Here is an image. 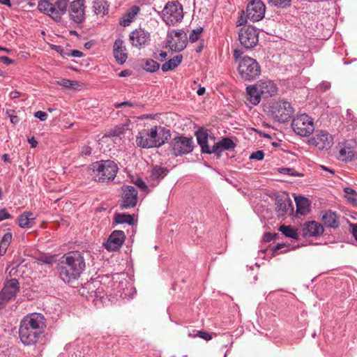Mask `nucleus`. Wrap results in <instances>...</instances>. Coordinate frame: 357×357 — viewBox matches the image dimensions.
<instances>
[{"label": "nucleus", "mask_w": 357, "mask_h": 357, "mask_svg": "<svg viewBox=\"0 0 357 357\" xmlns=\"http://www.w3.org/2000/svg\"><path fill=\"white\" fill-rule=\"evenodd\" d=\"M91 257L88 251H73L65 254L57 265L59 278L70 284L78 280L86 268V261Z\"/></svg>", "instance_id": "1"}, {"label": "nucleus", "mask_w": 357, "mask_h": 357, "mask_svg": "<svg viewBox=\"0 0 357 357\" xmlns=\"http://www.w3.org/2000/svg\"><path fill=\"white\" fill-rule=\"evenodd\" d=\"M136 222L137 219L134 214L116 213L113 223H135Z\"/></svg>", "instance_id": "32"}, {"label": "nucleus", "mask_w": 357, "mask_h": 357, "mask_svg": "<svg viewBox=\"0 0 357 357\" xmlns=\"http://www.w3.org/2000/svg\"><path fill=\"white\" fill-rule=\"evenodd\" d=\"M278 236V234H271L270 232H266L263 236V241L264 242H270L275 239Z\"/></svg>", "instance_id": "48"}, {"label": "nucleus", "mask_w": 357, "mask_h": 357, "mask_svg": "<svg viewBox=\"0 0 357 357\" xmlns=\"http://www.w3.org/2000/svg\"><path fill=\"white\" fill-rule=\"evenodd\" d=\"M302 229V236L303 237H315L321 235L324 233L323 225H304Z\"/></svg>", "instance_id": "26"}, {"label": "nucleus", "mask_w": 357, "mask_h": 357, "mask_svg": "<svg viewBox=\"0 0 357 357\" xmlns=\"http://www.w3.org/2000/svg\"><path fill=\"white\" fill-rule=\"evenodd\" d=\"M269 2H271L273 5L280 7V8H284L287 6H289L291 0H268Z\"/></svg>", "instance_id": "45"}, {"label": "nucleus", "mask_w": 357, "mask_h": 357, "mask_svg": "<svg viewBox=\"0 0 357 357\" xmlns=\"http://www.w3.org/2000/svg\"><path fill=\"white\" fill-rule=\"evenodd\" d=\"M123 106H128V107H133L134 106V103L131 102H128V101H125V102H120V103H115L114 104V107L116 108H121Z\"/></svg>", "instance_id": "57"}, {"label": "nucleus", "mask_w": 357, "mask_h": 357, "mask_svg": "<svg viewBox=\"0 0 357 357\" xmlns=\"http://www.w3.org/2000/svg\"><path fill=\"white\" fill-rule=\"evenodd\" d=\"M129 38L132 46L142 48L149 44L150 41V34L144 29H138L130 33Z\"/></svg>", "instance_id": "20"}, {"label": "nucleus", "mask_w": 357, "mask_h": 357, "mask_svg": "<svg viewBox=\"0 0 357 357\" xmlns=\"http://www.w3.org/2000/svg\"><path fill=\"white\" fill-rule=\"evenodd\" d=\"M188 42L187 35L182 30L168 31L167 36V45L175 52H181L186 47Z\"/></svg>", "instance_id": "10"}, {"label": "nucleus", "mask_w": 357, "mask_h": 357, "mask_svg": "<svg viewBox=\"0 0 357 357\" xmlns=\"http://www.w3.org/2000/svg\"><path fill=\"white\" fill-rule=\"evenodd\" d=\"M307 143L321 150L328 149L333 144V137L327 131L317 130L314 136L308 139Z\"/></svg>", "instance_id": "15"}, {"label": "nucleus", "mask_w": 357, "mask_h": 357, "mask_svg": "<svg viewBox=\"0 0 357 357\" xmlns=\"http://www.w3.org/2000/svg\"><path fill=\"white\" fill-rule=\"evenodd\" d=\"M20 291V283L15 278L6 281L0 292V305L15 298Z\"/></svg>", "instance_id": "14"}, {"label": "nucleus", "mask_w": 357, "mask_h": 357, "mask_svg": "<svg viewBox=\"0 0 357 357\" xmlns=\"http://www.w3.org/2000/svg\"><path fill=\"white\" fill-rule=\"evenodd\" d=\"M11 241H12V234L10 232H7L3 236L1 241L2 243L10 245Z\"/></svg>", "instance_id": "52"}, {"label": "nucleus", "mask_w": 357, "mask_h": 357, "mask_svg": "<svg viewBox=\"0 0 357 357\" xmlns=\"http://www.w3.org/2000/svg\"><path fill=\"white\" fill-rule=\"evenodd\" d=\"M279 230L287 237L294 239H298V235L296 229H293L290 225L286 226L282 225Z\"/></svg>", "instance_id": "37"}, {"label": "nucleus", "mask_w": 357, "mask_h": 357, "mask_svg": "<svg viewBox=\"0 0 357 357\" xmlns=\"http://www.w3.org/2000/svg\"><path fill=\"white\" fill-rule=\"evenodd\" d=\"M331 87V84L328 82H324L319 85V89L323 91H326Z\"/></svg>", "instance_id": "60"}, {"label": "nucleus", "mask_w": 357, "mask_h": 357, "mask_svg": "<svg viewBox=\"0 0 357 357\" xmlns=\"http://www.w3.org/2000/svg\"><path fill=\"white\" fill-rule=\"evenodd\" d=\"M135 183L137 187H139V188H141L142 190H145L147 188L145 182L141 178H137L136 180V181L135 182Z\"/></svg>", "instance_id": "55"}, {"label": "nucleus", "mask_w": 357, "mask_h": 357, "mask_svg": "<svg viewBox=\"0 0 357 357\" xmlns=\"http://www.w3.org/2000/svg\"><path fill=\"white\" fill-rule=\"evenodd\" d=\"M114 56L119 64H123L127 58L126 48L123 41L118 38L115 40L113 46Z\"/></svg>", "instance_id": "25"}, {"label": "nucleus", "mask_w": 357, "mask_h": 357, "mask_svg": "<svg viewBox=\"0 0 357 357\" xmlns=\"http://www.w3.org/2000/svg\"><path fill=\"white\" fill-rule=\"evenodd\" d=\"M266 6L261 0H252L246 8V17L252 22L262 20L265 15Z\"/></svg>", "instance_id": "13"}, {"label": "nucleus", "mask_w": 357, "mask_h": 357, "mask_svg": "<svg viewBox=\"0 0 357 357\" xmlns=\"http://www.w3.org/2000/svg\"><path fill=\"white\" fill-rule=\"evenodd\" d=\"M81 153L82 155L87 156L91 153V148L89 146H84L82 147Z\"/></svg>", "instance_id": "56"}, {"label": "nucleus", "mask_w": 357, "mask_h": 357, "mask_svg": "<svg viewBox=\"0 0 357 357\" xmlns=\"http://www.w3.org/2000/svg\"><path fill=\"white\" fill-rule=\"evenodd\" d=\"M182 60L183 56L181 54L174 56L162 65V70L163 72H167L175 69L181 63Z\"/></svg>", "instance_id": "31"}, {"label": "nucleus", "mask_w": 357, "mask_h": 357, "mask_svg": "<svg viewBox=\"0 0 357 357\" xmlns=\"http://www.w3.org/2000/svg\"><path fill=\"white\" fill-rule=\"evenodd\" d=\"M276 209L279 215H283L293 211V202L287 194H282L276 197Z\"/></svg>", "instance_id": "23"}, {"label": "nucleus", "mask_w": 357, "mask_h": 357, "mask_svg": "<svg viewBox=\"0 0 357 357\" xmlns=\"http://www.w3.org/2000/svg\"><path fill=\"white\" fill-rule=\"evenodd\" d=\"M343 190L347 195H351V197H346L348 201H349L351 203H355L357 201L356 198V197L357 196V192H356V190L349 187L344 188Z\"/></svg>", "instance_id": "41"}, {"label": "nucleus", "mask_w": 357, "mask_h": 357, "mask_svg": "<svg viewBox=\"0 0 357 357\" xmlns=\"http://www.w3.org/2000/svg\"><path fill=\"white\" fill-rule=\"evenodd\" d=\"M279 172L282 174L290 175V176H301V174L296 172L292 168H281Z\"/></svg>", "instance_id": "47"}, {"label": "nucleus", "mask_w": 357, "mask_h": 357, "mask_svg": "<svg viewBox=\"0 0 357 357\" xmlns=\"http://www.w3.org/2000/svg\"><path fill=\"white\" fill-rule=\"evenodd\" d=\"M171 137L170 130L162 126L144 128L136 136V144L142 149L158 148Z\"/></svg>", "instance_id": "2"}, {"label": "nucleus", "mask_w": 357, "mask_h": 357, "mask_svg": "<svg viewBox=\"0 0 357 357\" xmlns=\"http://www.w3.org/2000/svg\"><path fill=\"white\" fill-rule=\"evenodd\" d=\"M126 236L124 232L119 230L114 231L105 243V248L108 251L118 250L123 243Z\"/></svg>", "instance_id": "21"}, {"label": "nucleus", "mask_w": 357, "mask_h": 357, "mask_svg": "<svg viewBox=\"0 0 357 357\" xmlns=\"http://www.w3.org/2000/svg\"><path fill=\"white\" fill-rule=\"evenodd\" d=\"M91 284H93V283H88V284H86L85 286L82 288L83 289V291H82V294H84V291L85 289H89V290H91L89 293V296L91 298H94V299L96 298H103V295H102L103 294V289L102 288H97L96 289H91Z\"/></svg>", "instance_id": "36"}, {"label": "nucleus", "mask_w": 357, "mask_h": 357, "mask_svg": "<svg viewBox=\"0 0 357 357\" xmlns=\"http://www.w3.org/2000/svg\"><path fill=\"white\" fill-rule=\"evenodd\" d=\"M288 245L286 243H278L273 248V252L274 254H278V251L282 248L287 247Z\"/></svg>", "instance_id": "59"}, {"label": "nucleus", "mask_w": 357, "mask_h": 357, "mask_svg": "<svg viewBox=\"0 0 357 357\" xmlns=\"http://www.w3.org/2000/svg\"><path fill=\"white\" fill-rule=\"evenodd\" d=\"M56 255L41 254L38 257L37 260L45 264H52L56 261Z\"/></svg>", "instance_id": "39"}, {"label": "nucleus", "mask_w": 357, "mask_h": 357, "mask_svg": "<svg viewBox=\"0 0 357 357\" xmlns=\"http://www.w3.org/2000/svg\"><path fill=\"white\" fill-rule=\"evenodd\" d=\"M43 333L40 331L31 330V328L20 324L19 336L22 343L26 346L33 345L41 337Z\"/></svg>", "instance_id": "16"}, {"label": "nucleus", "mask_w": 357, "mask_h": 357, "mask_svg": "<svg viewBox=\"0 0 357 357\" xmlns=\"http://www.w3.org/2000/svg\"><path fill=\"white\" fill-rule=\"evenodd\" d=\"M160 68V64L153 60V59H147L144 65V69L147 72L154 73L157 71Z\"/></svg>", "instance_id": "38"}, {"label": "nucleus", "mask_w": 357, "mask_h": 357, "mask_svg": "<svg viewBox=\"0 0 357 357\" xmlns=\"http://www.w3.org/2000/svg\"><path fill=\"white\" fill-rule=\"evenodd\" d=\"M338 160L348 162L351 161L357 155V142L354 140H347L344 143L339 144L337 147Z\"/></svg>", "instance_id": "12"}, {"label": "nucleus", "mask_w": 357, "mask_h": 357, "mask_svg": "<svg viewBox=\"0 0 357 357\" xmlns=\"http://www.w3.org/2000/svg\"><path fill=\"white\" fill-rule=\"evenodd\" d=\"M294 112L293 107L287 101L275 102L271 105L270 109L272 118L279 123L288 121Z\"/></svg>", "instance_id": "8"}, {"label": "nucleus", "mask_w": 357, "mask_h": 357, "mask_svg": "<svg viewBox=\"0 0 357 357\" xmlns=\"http://www.w3.org/2000/svg\"><path fill=\"white\" fill-rule=\"evenodd\" d=\"M77 83L75 81H71L69 79H63L61 81L60 85L63 86L65 87H70L73 88L75 85H76Z\"/></svg>", "instance_id": "49"}, {"label": "nucleus", "mask_w": 357, "mask_h": 357, "mask_svg": "<svg viewBox=\"0 0 357 357\" xmlns=\"http://www.w3.org/2000/svg\"><path fill=\"white\" fill-rule=\"evenodd\" d=\"M10 213L7 211L6 208H3L0 210V222L6 219H9L10 218Z\"/></svg>", "instance_id": "53"}, {"label": "nucleus", "mask_w": 357, "mask_h": 357, "mask_svg": "<svg viewBox=\"0 0 357 357\" xmlns=\"http://www.w3.org/2000/svg\"><path fill=\"white\" fill-rule=\"evenodd\" d=\"M34 116L39 119L40 121H44L47 119V114L43 111H38L35 112Z\"/></svg>", "instance_id": "51"}, {"label": "nucleus", "mask_w": 357, "mask_h": 357, "mask_svg": "<svg viewBox=\"0 0 357 357\" xmlns=\"http://www.w3.org/2000/svg\"><path fill=\"white\" fill-rule=\"evenodd\" d=\"M257 86L262 95V98H268L273 96L277 92L275 84L271 79H262L257 84Z\"/></svg>", "instance_id": "24"}, {"label": "nucleus", "mask_w": 357, "mask_h": 357, "mask_svg": "<svg viewBox=\"0 0 357 357\" xmlns=\"http://www.w3.org/2000/svg\"><path fill=\"white\" fill-rule=\"evenodd\" d=\"M119 167L116 163L110 160L93 162L88 169V174L99 183H108L116 177Z\"/></svg>", "instance_id": "3"}, {"label": "nucleus", "mask_w": 357, "mask_h": 357, "mask_svg": "<svg viewBox=\"0 0 357 357\" xmlns=\"http://www.w3.org/2000/svg\"><path fill=\"white\" fill-rule=\"evenodd\" d=\"M238 40L241 44L246 49L252 48L259 41L258 32L252 26L242 27L238 33Z\"/></svg>", "instance_id": "11"}, {"label": "nucleus", "mask_w": 357, "mask_h": 357, "mask_svg": "<svg viewBox=\"0 0 357 357\" xmlns=\"http://www.w3.org/2000/svg\"><path fill=\"white\" fill-rule=\"evenodd\" d=\"M69 0H56L54 3L49 0H40L38 3V9L41 13L54 22H60L62 16L65 15L68 8Z\"/></svg>", "instance_id": "4"}, {"label": "nucleus", "mask_w": 357, "mask_h": 357, "mask_svg": "<svg viewBox=\"0 0 357 357\" xmlns=\"http://www.w3.org/2000/svg\"><path fill=\"white\" fill-rule=\"evenodd\" d=\"M124 128L122 126H116L111 129L109 132V135L113 137H119L124 132Z\"/></svg>", "instance_id": "44"}, {"label": "nucleus", "mask_w": 357, "mask_h": 357, "mask_svg": "<svg viewBox=\"0 0 357 357\" xmlns=\"http://www.w3.org/2000/svg\"><path fill=\"white\" fill-rule=\"evenodd\" d=\"M45 321V318L42 314L31 313L25 316L20 324L31 328V330L40 331L43 333L46 328Z\"/></svg>", "instance_id": "17"}, {"label": "nucleus", "mask_w": 357, "mask_h": 357, "mask_svg": "<svg viewBox=\"0 0 357 357\" xmlns=\"http://www.w3.org/2000/svg\"><path fill=\"white\" fill-rule=\"evenodd\" d=\"M139 11V8L137 6H132L128 11L123 15L120 20V24L123 26H128L135 20V16Z\"/></svg>", "instance_id": "29"}, {"label": "nucleus", "mask_w": 357, "mask_h": 357, "mask_svg": "<svg viewBox=\"0 0 357 357\" xmlns=\"http://www.w3.org/2000/svg\"><path fill=\"white\" fill-rule=\"evenodd\" d=\"M167 168L155 165L151 170L150 178L153 181H157L163 178L167 174Z\"/></svg>", "instance_id": "33"}, {"label": "nucleus", "mask_w": 357, "mask_h": 357, "mask_svg": "<svg viewBox=\"0 0 357 357\" xmlns=\"http://www.w3.org/2000/svg\"><path fill=\"white\" fill-rule=\"evenodd\" d=\"M35 219L33 213L28 211H25L23 213H22L19 217L17 218V222L18 223L22 224V223H30L31 220H33Z\"/></svg>", "instance_id": "40"}, {"label": "nucleus", "mask_w": 357, "mask_h": 357, "mask_svg": "<svg viewBox=\"0 0 357 357\" xmlns=\"http://www.w3.org/2000/svg\"><path fill=\"white\" fill-rule=\"evenodd\" d=\"M241 54H242V52L240 50H234V58L235 59V61L238 64V61L241 59H242L243 57H241Z\"/></svg>", "instance_id": "58"}, {"label": "nucleus", "mask_w": 357, "mask_h": 357, "mask_svg": "<svg viewBox=\"0 0 357 357\" xmlns=\"http://www.w3.org/2000/svg\"><path fill=\"white\" fill-rule=\"evenodd\" d=\"M238 72L241 79L252 81L260 75L261 67L255 59L246 56L239 60Z\"/></svg>", "instance_id": "5"}, {"label": "nucleus", "mask_w": 357, "mask_h": 357, "mask_svg": "<svg viewBox=\"0 0 357 357\" xmlns=\"http://www.w3.org/2000/svg\"><path fill=\"white\" fill-rule=\"evenodd\" d=\"M68 8L70 18L74 22L79 24L85 20L84 0H74Z\"/></svg>", "instance_id": "18"}, {"label": "nucleus", "mask_w": 357, "mask_h": 357, "mask_svg": "<svg viewBox=\"0 0 357 357\" xmlns=\"http://www.w3.org/2000/svg\"><path fill=\"white\" fill-rule=\"evenodd\" d=\"M321 219L324 223H338L340 222V217L331 210L323 211Z\"/></svg>", "instance_id": "35"}, {"label": "nucleus", "mask_w": 357, "mask_h": 357, "mask_svg": "<svg viewBox=\"0 0 357 357\" xmlns=\"http://www.w3.org/2000/svg\"><path fill=\"white\" fill-rule=\"evenodd\" d=\"M29 143L30 144L32 148L36 147L38 144V142L36 140L34 137H31V139H29Z\"/></svg>", "instance_id": "63"}, {"label": "nucleus", "mask_w": 357, "mask_h": 357, "mask_svg": "<svg viewBox=\"0 0 357 357\" xmlns=\"http://www.w3.org/2000/svg\"><path fill=\"white\" fill-rule=\"evenodd\" d=\"M296 215H306L310 210V202L304 197H295Z\"/></svg>", "instance_id": "27"}, {"label": "nucleus", "mask_w": 357, "mask_h": 357, "mask_svg": "<svg viewBox=\"0 0 357 357\" xmlns=\"http://www.w3.org/2000/svg\"><path fill=\"white\" fill-rule=\"evenodd\" d=\"M122 204L120 207L121 209L132 208L136 206L137 202V190L132 185H123L122 187Z\"/></svg>", "instance_id": "19"}, {"label": "nucleus", "mask_w": 357, "mask_h": 357, "mask_svg": "<svg viewBox=\"0 0 357 357\" xmlns=\"http://www.w3.org/2000/svg\"><path fill=\"white\" fill-rule=\"evenodd\" d=\"M294 132L301 137H308L314 130V120L306 114L296 116L291 122Z\"/></svg>", "instance_id": "7"}, {"label": "nucleus", "mask_w": 357, "mask_h": 357, "mask_svg": "<svg viewBox=\"0 0 357 357\" xmlns=\"http://www.w3.org/2000/svg\"><path fill=\"white\" fill-rule=\"evenodd\" d=\"M52 49L59 53L63 58L67 57L66 53H68V52L65 51L63 47L54 45H53Z\"/></svg>", "instance_id": "50"}, {"label": "nucleus", "mask_w": 357, "mask_h": 357, "mask_svg": "<svg viewBox=\"0 0 357 357\" xmlns=\"http://www.w3.org/2000/svg\"><path fill=\"white\" fill-rule=\"evenodd\" d=\"M246 22V18L243 16H241L237 21V26H241Z\"/></svg>", "instance_id": "64"}, {"label": "nucleus", "mask_w": 357, "mask_h": 357, "mask_svg": "<svg viewBox=\"0 0 357 357\" xmlns=\"http://www.w3.org/2000/svg\"><path fill=\"white\" fill-rule=\"evenodd\" d=\"M235 147L236 144L231 139L224 137L214 144L212 148L210 149L209 154L214 153L217 158H220L223 151L234 149Z\"/></svg>", "instance_id": "22"}, {"label": "nucleus", "mask_w": 357, "mask_h": 357, "mask_svg": "<svg viewBox=\"0 0 357 357\" xmlns=\"http://www.w3.org/2000/svg\"><path fill=\"white\" fill-rule=\"evenodd\" d=\"M197 140L198 144L202 149V152L204 153H210V147L208 144V134L203 131H197L196 132Z\"/></svg>", "instance_id": "30"}, {"label": "nucleus", "mask_w": 357, "mask_h": 357, "mask_svg": "<svg viewBox=\"0 0 357 357\" xmlns=\"http://www.w3.org/2000/svg\"><path fill=\"white\" fill-rule=\"evenodd\" d=\"M264 158V153L263 151H257L253 152L250 156V160H262Z\"/></svg>", "instance_id": "46"}, {"label": "nucleus", "mask_w": 357, "mask_h": 357, "mask_svg": "<svg viewBox=\"0 0 357 357\" xmlns=\"http://www.w3.org/2000/svg\"><path fill=\"white\" fill-rule=\"evenodd\" d=\"M248 100L254 105L259 103L262 95L259 91L257 84L248 86L246 88Z\"/></svg>", "instance_id": "28"}, {"label": "nucleus", "mask_w": 357, "mask_h": 357, "mask_svg": "<svg viewBox=\"0 0 357 357\" xmlns=\"http://www.w3.org/2000/svg\"><path fill=\"white\" fill-rule=\"evenodd\" d=\"M188 336L191 337H199L205 340H210L212 339V335L206 331H197V333L192 334L191 333H188Z\"/></svg>", "instance_id": "42"}, {"label": "nucleus", "mask_w": 357, "mask_h": 357, "mask_svg": "<svg viewBox=\"0 0 357 357\" xmlns=\"http://www.w3.org/2000/svg\"><path fill=\"white\" fill-rule=\"evenodd\" d=\"M167 56V54L165 52H161L158 56H155V59L162 61L164 59H165Z\"/></svg>", "instance_id": "62"}, {"label": "nucleus", "mask_w": 357, "mask_h": 357, "mask_svg": "<svg viewBox=\"0 0 357 357\" xmlns=\"http://www.w3.org/2000/svg\"><path fill=\"white\" fill-rule=\"evenodd\" d=\"M162 17L169 26L180 23L183 18V6L177 1L168 2L162 11Z\"/></svg>", "instance_id": "6"}, {"label": "nucleus", "mask_w": 357, "mask_h": 357, "mask_svg": "<svg viewBox=\"0 0 357 357\" xmlns=\"http://www.w3.org/2000/svg\"><path fill=\"white\" fill-rule=\"evenodd\" d=\"M169 146L172 154L175 156H180L191 153L194 149L195 144L192 137L178 135L171 140Z\"/></svg>", "instance_id": "9"}, {"label": "nucleus", "mask_w": 357, "mask_h": 357, "mask_svg": "<svg viewBox=\"0 0 357 357\" xmlns=\"http://www.w3.org/2000/svg\"><path fill=\"white\" fill-rule=\"evenodd\" d=\"M109 5L105 0H96L93 2V8L96 14L106 15L108 13Z\"/></svg>", "instance_id": "34"}, {"label": "nucleus", "mask_w": 357, "mask_h": 357, "mask_svg": "<svg viewBox=\"0 0 357 357\" xmlns=\"http://www.w3.org/2000/svg\"><path fill=\"white\" fill-rule=\"evenodd\" d=\"M0 61L3 62V63H5L6 65H10L13 62V61L12 59H10V58L5 56H0Z\"/></svg>", "instance_id": "61"}, {"label": "nucleus", "mask_w": 357, "mask_h": 357, "mask_svg": "<svg viewBox=\"0 0 357 357\" xmlns=\"http://www.w3.org/2000/svg\"><path fill=\"white\" fill-rule=\"evenodd\" d=\"M202 31L203 29L202 27L193 29L189 35V40L191 43L196 42L199 39Z\"/></svg>", "instance_id": "43"}, {"label": "nucleus", "mask_w": 357, "mask_h": 357, "mask_svg": "<svg viewBox=\"0 0 357 357\" xmlns=\"http://www.w3.org/2000/svg\"><path fill=\"white\" fill-rule=\"evenodd\" d=\"M66 54H67V56L82 57L84 54L82 52H81L79 50H74L68 52V53H66Z\"/></svg>", "instance_id": "54"}]
</instances>
